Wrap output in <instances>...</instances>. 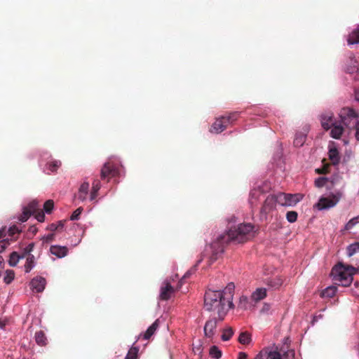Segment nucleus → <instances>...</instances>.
Returning a JSON list of instances; mask_svg holds the SVG:
<instances>
[{
    "label": "nucleus",
    "instance_id": "f257e3e1",
    "mask_svg": "<svg viewBox=\"0 0 359 359\" xmlns=\"http://www.w3.org/2000/svg\"><path fill=\"white\" fill-rule=\"evenodd\" d=\"M234 284L230 283L223 290L208 289L204 294V309L218 316L219 321L224 320L229 309L233 308Z\"/></svg>",
    "mask_w": 359,
    "mask_h": 359
},
{
    "label": "nucleus",
    "instance_id": "f03ea898",
    "mask_svg": "<svg viewBox=\"0 0 359 359\" xmlns=\"http://www.w3.org/2000/svg\"><path fill=\"white\" fill-rule=\"evenodd\" d=\"M255 226L250 223L241 224L231 228L226 234L221 235L216 241L211 244L210 262H213L217 260L218 255L224 252L225 243L231 241L237 243H245L255 237Z\"/></svg>",
    "mask_w": 359,
    "mask_h": 359
},
{
    "label": "nucleus",
    "instance_id": "7ed1b4c3",
    "mask_svg": "<svg viewBox=\"0 0 359 359\" xmlns=\"http://www.w3.org/2000/svg\"><path fill=\"white\" fill-rule=\"evenodd\" d=\"M289 343V338H285L280 347L273 345L264 348L254 359H295V351L290 347Z\"/></svg>",
    "mask_w": 359,
    "mask_h": 359
},
{
    "label": "nucleus",
    "instance_id": "20e7f679",
    "mask_svg": "<svg viewBox=\"0 0 359 359\" xmlns=\"http://www.w3.org/2000/svg\"><path fill=\"white\" fill-rule=\"evenodd\" d=\"M357 271L358 269L355 267L339 262L332 268L331 274L336 283L344 287H347L352 283L353 276Z\"/></svg>",
    "mask_w": 359,
    "mask_h": 359
},
{
    "label": "nucleus",
    "instance_id": "39448f33",
    "mask_svg": "<svg viewBox=\"0 0 359 359\" xmlns=\"http://www.w3.org/2000/svg\"><path fill=\"white\" fill-rule=\"evenodd\" d=\"M238 113L236 111L231 112L228 115L222 116L216 118L212 123L210 131L211 133H220L224 131L228 126L232 124L237 120Z\"/></svg>",
    "mask_w": 359,
    "mask_h": 359
},
{
    "label": "nucleus",
    "instance_id": "423d86ee",
    "mask_svg": "<svg viewBox=\"0 0 359 359\" xmlns=\"http://www.w3.org/2000/svg\"><path fill=\"white\" fill-rule=\"evenodd\" d=\"M303 198L301 194H286L284 192L278 193V204L281 206L293 207Z\"/></svg>",
    "mask_w": 359,
    "mask_h": 359
},
{
    "label": "nucleus",
    "instance_id": "0eeeda50",
    "mask_svg": "<svg viewBox=\"0 0 359 359\" xmlns=\"http://www.w3.org/2000/svg\"><path fill=\"white\" fill-rule=\"evenodd\" d=\"M278 203V194H269L264 199L260 209V218L262 220L266 219L267 215L275 210Z\"/></svg>",
    "mask_w": 359,
    "mask_h": 359
},
{
    "label": "nucleus",
    "instance_id": "6e6552de",
    "mask_svg": "<svg viewBox=\"0 0 359 359\" xmlns=\"http://www.w3.org/2000/svg\"><path fill=\"white\" fill-rule=\"evenodd\" d=\"M341 123L346 127H349L353 120L359 119L358 112L352 107H346L340 109L339 114Z\"/></svg>",
    "mask_w": 359,
    "mask_h": 359
},
{
    "label": "nucleus",
    "instance_id": "1a4fd4ad",
    "mask_svg": "<svg viewBox=\"0 0 359 359\" xmlns=\"http://www.w3.org/2000/svg\"><path fill=\"white\" fill-rule=\"evenodd\" d=\"M118 174V170L115 165L111 162H107L102 166L100 171V177L102 180H107L109 182V179L116 176Z\"/></svg>",
    "mask_w": 359,
    "mask_h": 359
},
{
    "label": "nucleus",
    "instance_id": "9d476101",
    "mask_svg": "<svg viewBox=\"0 0 359 359\" xmlns=\"http://www.w3.org/2000/svg\"><path fill=\"white\" fill-rule=\"evenodd\" d=\"M218 316L210 318L206 321L204 325V333L207 338L212 339L217 332V323L218 321Z\"/></svg>",
    "mask_w": 359,
    "mask_h": 359
},
{
    "label": "nucleus",
    "instance_id": "9b49d317",
    "mask_svg": "<svg viewBox=\"0 0 359 359\" xmlns=\"http://www.w3.org/2000/svg\"><path fill=\"white\" fill-rule=\"evenodd\" d=\"M37 210V202L33 201L30 202L27 206L23 208V210L20 216L19 217V220L21 222H26L28 218L35 213Z\"/></svg>",
    "mask_w": 359,
    "mask_h": 359
},
{
    "label": "nucleus",
    "instance_id": "f8f14e48",
    "mask_svg": "<svg viewBox=\"0 0 359 359\" xmlns=\"http://www.w3.org/2000/svg\"><path fill=\"white\" fill-rule=\"evenodd\" d=\"M174 292L175 289L170 283L165 282L161 287L159 298L161 300L167 301Z\"/></svg>",
    "mask_w": 359,
    "mask_h": 359
},
{
    "label": "nucleus",
    "instance_id": "ddd939ff",
    "mask_svg": "<svg viewBox=\"0 0 359 359\" xmlns=\"http://www.w3.org/2000/svg\"><path fill=\"white\" fill-rule=\"evenodd\" d=\"M338 202V200L334 196L321 198L316 205L319 210L327 209L334 207Z\"/></svg>",
    "mask_w": 359,
    "mask_h": 359
},
{
    "label": "nucleus",
    "instance_id": "4468645a",
    "mask_svg": "<svg viewBox=\"0 0 359 359\" xmlns=\"http://www.w3.org/2000/svg\"><path fill=\"white\" fill-rule=\"evenodd\" d=\"M46 279L43 277L38 276L34 278L30 283L31 288L36 292H41L46 286Z\"/></svg>",
    "mask_w": 359,
    "mask_h": 359
},
{
    "label": "nucleus",
    "instance_id": "2eb2a0df",
    "mask_svg": "<svg viewBox=\"0 0 359 359\" xmlns=\"http://www.w3.org/2000/svg\"><path fill=\"white\" fill-rule=\"evenodd\" d=\"M265 284L272 290L278 289L283 283V280L280 276H272L266 278L264 280Z\"/></svg>",
    "mask_w": 359,
    "mask_h": 359
},
{
    "label": "nucleus",
    "instance_id": "dca6fc26",
    "mask_svg": "<svg viewBox=\"0 0 359 359\" xmlns=\"http://www.w3.org/2000/svg\"><path fill=\"white\" fill-rule=\"evenodd\" d=\"M328 156L332 164L337 165L340 161L339 151L334 142H330L328 146Z\"/></svg>",
    "mask_w": 359,
    "mask_h": 359
},
{
    "label": "nucleus",
    "instance_id": "f3484780",
    "mask_svg": "<svg viewBox=\"0 0 359 359\" xmlns=\"http://www.w3.org/2000/svg\"><path fill=\"white\" fill-rule=\"evenodd\" d=\"M89 186L88 182H83L79 188L78 193L75 195V198L81 201H84L87 198L89 192Z\"/></svg>",
    "mask_w": 359,
    "mask_h": 359
},
{
    "label": "nucleus",
    "instance_id": "a211bd4d",
    "mask_svg": "<svg viewBox=\"0 0 359 359\" xmlns=\"http://www.w3.org/2000/svg\"><path fill=\"white\" fill-rule=\"evenodd\" d=\"M320 123L325 130H329L335 123L333 114L331 113L323 114L320 116Z\"/></svg>",
    "mask_w": 359,
    "mask_h": 359
},
{
    "label": "nucleus",
    "instance_id": "6ab92c4d",
    "mask_svg": "<svg viewBox=\"0 0 359 359\" xmlns=\"http://www.w3.org/2000/svg\"><path fill=\"white\" fill-rule=\"evenodd\" d=\"M68 251V248L66 246L51 245L50 248L51 254L58 258L65 257L67 255Z\"/></svg>",
    "mask_w": 359,
    "mask_h": 359
},
{
    "label": "nucleus",
    "instance_id": "aec40b11",
    "mask_svg": "<svg viewBox=\"0 0 359 359\" xmlns=\"http://www.w3.org/2000/svg\"><path fill=\"white\" fill-rule=\"evenodd\" d=\"M330 129V136L337 140L340 139L344 132V128L341 123H335Z\"/></svg>",
    "mask_w": 359,
    "mask_h": 359
},
{
    "label": "nucleus",
    "instance_id": "412c9836",
    "mask_svg": "<svg viewBox=\"0 0 359 359\" xmlns=\"http://www.w3.org/2000/svg\"><path fill=\"white\" fill-rule=\"evenodd\" d=\"M263 196L262 191L260 189H255L250 194V203L252 205H256L261 196Z\"/></svg>",
    "mask_w": 359,
    "mask_h": 359
},
{
    "label": "nucleus",
    "instance_id": "4be33fe9",
    "mask_svg": "<svg viewBox=\"0 0 359 359\" xmlns=\"http://www.w3.org/2000/svg\"><path fill=\"white\" fill-rule=\"evenodd\" d=\"M266 297V290L263 287L257 288L251 295V298L256 302L264 299Z\"/></svg>",
    "mask_w": 359,
    "mask_h": 359
},
{
    "label": "nucleus",
    "instance_id": "5701e85b",
    "mask_svg": "<svg viewBox=\"0 0 359 359\" xmlns=\"http://www.w3.org/2000/svg\"><path fill=\"white\" fill-rule=\"evenodd\" d=\"M35 341L36 343L39 346H46L48 344V339L43 331L39 330L35 333Z\"/></svg>",
    "mask_w": 359,
    "mask_h": 359
},
{
    "label": "nucleus",
    "instance_id": "b1692460",
    "mask_svg": "<svg viewBox=\"0 0 359 359\" xmlns=\"http://www.w3.org/2000/svg\"><path fill=\"white\" fill-rule=\"evenodd\" d=\"M158 327V320H155L143 334L144 339H149Z\"/></svg>",
    "mask_w": 359,
    "mask_h": 359
},
{
    "label": "nucleus",
    "instance_id": "393cba45",
    "mask_svg": "<svg viewBox=\"0 0 359 359\" xmlns=\"http://www.w3.org/2000/svg\"><path fill=\"white\" fill-rule=\"evenodd\" d=\"M347 41L350 45L359 43V27L353 30L349 34Z\"/></svg>",
    "mask_w": 359,
    "mask_h": 359
},
{
    "label": "nucleus",
    "instance_id": "a878e982",
    "mask_svg": "<svg viewBox=\"0 0 359 359\" xmlns=\"http://www.w3.org/2000/svg\"><path fill=\"white\" fill-rule=\"evenodd\" d=\"M25 255H20L17 252H13L9 257L8 264L11 266H15L20 259H24Z\"/></svg>",
    "mask_w": 359,
    "mask_h": 359
},
{
    "label": "nucleus",
    "instance_id": "bb28decb",
    "mask_svg": "<svg viewBox=\"0 0 359 359\" xmlns=\"http://www.w3.org/2000/svg\"><path fill=\"white\" fill-rule=\"evenodd\" d=\"M306 135L304 133H297L294 140V145L297 147H302L306 140Z\"/></svg>",
    "mask_w": 359,
    "mask_h": 359
},
{
    "label": "nucleus",
    "instance_id": "cd10ccee",
    "mask_svg": "<svg viewBox=\"0 0 359 359\" xmlns=\"http://www.w3.org/2000/svg\"><path fill=\"white\" fill-rule=\"evenodd\" d=\"M140 356V349L134 344L129 349L124 359H137Z\"/></svg>",
    "mask_w": 359,
    "mask_h": 359
},
{
    "label": "nucleus",
    "instance_id": "c85d7f7f",
    "mask_svg": "<svg viewBox=\"0 0 359 359\" xmlns=\"http://www.w3.org/2000/svg\"><path fill=\"white\" fill-rule=\"evenodd\" d=\"M101 184L100 182L98 180H95L93 182L92 191L90 192V201H93L96 198L97 196V193L100 189Z\"/></svg>",
    "mask_w": 359,
    "mask_h": 359
},
{
    "label": "nucleus",
    "instance_id": "c756f323",
    "mask_svg": "<svg viewBox=\"0 0 359 359\" xmlns=\"http://www.w3.org/2000/svg\"><path fill=\"white\" fill-rule=\"evenodd\" d=\"M20 233V231L19 229L15 226L13 225L11 226L8 230V235L9 236V241H15L18 238V235Z\"/></svg>",
    "mask_w": 359,
    "mask_h": 359
},
{
    "label": "nucleus",
    "instance_id": "7c9ffc66",
    "mask_svg": "<svg viewBox=\"0 0 359 359\" xmlns=\"http://www.w3.org/2000/svg\"><path fill=\"white\" fill-rule=\"evenodd\" d=\"M337 292V287L334 286H330L323 290L320 293L322 297H332Z\"/></svg>",
    "mask_w": 359,
    "mask_h": 359
},
{
    "label": "nucleus",
    "instance_id": "2f4dec72",
    "mask_svg": "<svg viewBox=\"0 0 359 359\" xmlns=\"http://www.w3.org/2000/svg\"><path fill=\"white\" fill-rule=\"evenodd\" d=\"M25 257H27V259L25 264V270L26 273H29L34 266V256L33 255H29Z\"/></svg>",
    "mask_w": 359,
    "mask_h": 359
},
{
    "label": "nucleus",
    "instance_id": "473e14b6",
    "mask_svg": "<svg viewBox=\"0 0 359 359\" xmlns=\"http://www.w3.org/2000/svg\"><path fill=\"white\" fill-rule=\"evenodd\" d=\"M238 341L240 344L246 345L251 341V336L248 332H243L240 334Z\"/></svg>",
    "mask_w": 359,
    "mask_h": 359
},
{
    "label": "nucleus",
    "instance_id": "72a5a7b5",
    "mask_svg": "<svg viewBox=\"0 0 359 359\" xmlns=\"http://www.w3.org/2000/svg\"><path fill=\"white\" fill-rule=\"evenodd\" d=\"M62 163L60 161H53L47 163V168L52 172H55L61 166Z\"/></svg>",
    "mask_w": 359,
    "mask_h": 359
},
{
    "label": "nucleus",
    "instance_id": "f704fd0d",
    "mask_svg": "<svg viewBox=\"0 0 359 359\" xmlns=\"http://www.w3.org/2000/svg\"><path fill=\"white\" fill-rule=\"evenodd\" d=\"M209 354L212 358L219 359L222 357V351L215 346L209 349Z\"/></svg>",
    "mask_w": 359,
    "mask_h": 359
},
{
    "label": "nucleus",
    "instance_id": "c9c22d12",
    "mask_svg": "<svg viewBox=\"0 0 359 359\" xmlns=\"http://www.w3.org/2000/svg\"><path fill=\"white\" fill-rule=\"evenodd\" d=\"M233 334V329L230 327H227V328L223 330V332H222L221 338L223 341H228L231 339Z\"/></svg>",
    "mask_w": 359,
    "mask_h": 359
},
{
    "label": "nucleus",
    "instance_id": "e433bc0d",
    "mask_svg": "<svg viewBox=\"0 0 359 359\" xmlns=\"http://www.w3.org/2000/svg\"><path fill=\"white\" fill-rule=\"evenodd\" d=\"M358 251H359V243L350 245L347 248L348 257H351Z\"/></svg>",
    "mask_w": 359,
    "mask_h": 359
},
{
    "label": "nucleus",
    "instance_id": "4c0bfd02",
    "mask_svg": "<svg viewBox=\"0 0 359 359\" xmlns=\"http://www.w3.org/2000/svg\"><path fill=\"white\" fill-rule=\"evenodd\" d=\"M298 214L296 211H288L286 213V219L287 220L290 222H294L297 219Z\"/></svg>",
    "mask_w": 359,
    "mask_h": 359
},
{
    "label": "nucleus",
    "instance_id": "58836bf2",
    "mask_svg": "<svg viewBox=\"0 0 359 359\" xmlns=\"http://www.w3.org/2000/svg\"><path fill=\"white\" fill-rule=\"evenodd\" d=\"M54 208V203H53V201L52 200H48L46 201L45 203H44V205H43V210L44 211L49 214L51 212V211L53 210Z\"/></svg>",
    "mask_w": 359,
    "mask_h": 359
},
{
    "label": "nucleus",
    "instance_id": "ea45409f",
    "mask_svg": "<svg viewBox=\"0 0 359 359\" xmlns=\"http://www.w3.org/2000/svg\"><path fill=\"white\" fill-rule=\"evenodd\" d=\"M35 218L40 222H43L45 219V215L43 210L39 208V205L37 204V210L34 214Z\"/></svg>",
    "mask_w": 359,
    "mask_h": 359
},
{
    "label": "nucleus",
    "instance_id": "a19ab883",
    "mask_svg": "<svg viewBox=\"0 0 359 359\" xmlns=\"http://www.w3.org/2000/svg\"><path fill=\"white\" fill-rule=\"evenodd\" d=\"M14 277H15V273H14L13 271L7 270L6 274L4 278V282L6 284H10L12 282V280L14 279Z\"/></svg>",
    "mask_w": 359,
    "mask_h": 359
},
{
    "label": "nucleus",
    "instance_id": "79ce46f5",
    "mask_svg": "<svg viewBox=\"0 0 359 359\" xmlns=\"http://www.w3.org/2000/svg\"><path fill=\"white\" fill-rule=\"evenodd\" d=\"M359 223V217H355L350 219L345 226L346 230L352 229L356 224Z\"/></svg>",
    "mask_w": 359,
    "mask_h": 359
},
{
    "label": "nucleus",
    "instance_id": "37998d69",
    "mask_svg": "<svg viewBox=\"0 0 359 359\" xmlns=\"http://www.w3.org/2000/svg\"><path fill=\"white\" fill-rule=\"evenodd\" d=\"M83 208L81 207H79L76 210L74 211V212L72 214L71 217H70V219L71 220H77L79 219V217L81 215V214L83 212Z\"/></svg>",
    "mask_w": 359,
    "mask_h": 359
},
{
    "label": "nucleus",
    "instance_id": "c03bdc74",
    "mask_svg": "<svg viewBox=\"0 0 359 359\" xmlns=\"http://www.w3.org/2000/svg\"><path fill=\"white\" fill-rule=\"evenodd\" d=\"M34 248V243H29L26 248L24 249V251L22 252V255H25V257L26 256H28L29 255H32L31 252L33 251Z\"/></svg>",
    "mask_w": 359,
    "mask_h": 359
},
{
    "label": "nucleus",
    "instance_id": "a18cd8bd",
    "mask_svg": "<svg viewBox=\"0 0 359 359\" xmlns=\"http://www.w3.org/2000/svg\"><path fill=\"white\" fill-rule=\"evenodd\" d=\"M10 244L8 238L0 241V253L3 252Z\"/></svg>",
    "mask_w": 359,
    "mask_h": 359
},
{
    "label": "nucleus",
    "instance_id": "49530a36",
    "mask_svg": "<svg viewBox=\"0 0 359 359\" xmlns=\"http://www.w3.org/2000/svg\"><path fill=\"white\" fill-rule=\"evenodd\" d=\"M328 182V179L325 177H320L316 180V186L321 187L326 184Z\"/></svg>",
    "mask_w": 359,
    "mask_h": 359
},
{
    "label": "nucleus",
    "instance_id": "de8ad7c7",
    "mask_svg": "<svg viewBox=\"0 0 359 359\" xmlns=\"http://www.w3.org/2000/svg\"><path fill=\"white\" fill-rule=\"evenodd\" d=\"M55 238V234L54 233H49L47 236H43V241L46 243H50L53 241Z\"/></svg>",
    "mask_w": 359,
    "mask_h": 359
},
{
    "label": "nucleus",
    "instance_id": "09e8293b",
    "mask_svg": "<svg viewBox=\"0 0 359 359\" xmlns=\"http://www.w3.org/2000/svg\"><path fill=\"white\" fill-rule=\"evenodd\" d=\"M354 129L355 130V139L359 141V119L355 122Z\"/></svg>",
    "mask_w": 359,
    "mask_h": 359
},
{
    "label": "nucleus",
    "instance_id": "8fccbe9b",
    "mask_svg": "<svg viewBox=\"0 0 359 359\" xmlns=\"http://www.w3.org/2000/svg\"><path fill=\"white\" fill-rule=\"evenodd\" d=\"M65 223L66 220H60L57 222V223L56 224V226L57 227V231H61L63 230Z\"/></svg>",
    "mask_w": 359,
    "mask_h": 359
},
{
    "label": "nucleus",
    "instance_id": "3c124183",
    "mask_svg": "<svg viewBox=\"0 0 359 359\" xmlns=\"http://www.w3.org/2000/svg\"><path fill=\"white\" fill-rule=\"evenodd\" d=\"M47 229L50 231H57V227L56 226V224L55 223H52L50 225H48Z\"/></svg>",
    "mask_w": 359,
    "mask_h": 359
},
{
    "label": "nucleus",
    "instance_id": "603ef678",
    "mask_svg": "<svg viewBox=\"0 0 359 359\" xmlns=\"http://www.w3.org/2000/svg\"><path fill=\"white\" fill-rule=\"evenodd\" d=\"M248 357V355L244 352H240L238 353V356L237 359H246Z\"/></svg>",
    "mask_w": 359,
    "mask_h": 359
},
{
    "label": "nucleus",
    "instance_id": "864d4df0",
    "mask_svg": "<svg viewBox=\"0 0 359 359\" xmlns=\"http://www.w3.org/2000/svg\"><path fill=\"white\" fill-rule=\"evenodd\" d=\"M6 229L5 226L0 229V239L6 236Z\"/></svg>",
    "mask_w": 359,
    "mask_h": 359
},
{
    "label": "nucleus",
    "instance_id": "5fc2aeb1",
    "mask_svg": "<svg viewBox=\"0 0 359 359\" xmlns=\"http://www.w3.org/2000/svg\"><path fill=\"white\" fill-rule=\"evenodd\" d=\"M354 94L355 100L359 102V88L355 89Z\"/></svg>",
    "mask_w": 359,
    "mask_h": 359
},
{
    "label": "nucleus",
    "instance_id": "6e6d98bb",
    "mask_svg": "<svg viewBox=\"0 0 359 359\" xmlns=\"http://www.w3.org/2000/svg\"><path fill=\"white\" fill-rule=\"evenodd\" d=\"M29 231L33 233H36L37 231V229L34 226H32L29 227Z\"/></svg>",
    "mask_w": 359,
    "mask_h": 359
},
{
    "label": "nucleus",
    "instance_id": "4d7b16f0",
    "mask_svg": "<svg viewBox=\"0 0 359 359\" xmlns=\"http://www.w3.org/2000/svg\"><path fill=\"white\" fill-rule=\"evenodd\" d=\"M248 301V299L246 297H241V299H240V305H241L243 304V302H245L246 303Z\"/></svg>",
    "mask_w": 359,
    "mask_h": 359
},
{
    "label": "nucleus",
    "instance_id": "13d9d810",
    "mask_svg": "<svg viewBox=\"0 0 359 359\" xmlns=\"http://www.w3.org/2000/svg\"><path fill=\"white\" fill-rule=\"evenodd\" d=\"M315 172L319 174H321L325 172V169H316Z\"/></svg>",
    "mask_w": 359,
    "mask_h": 359
},
{
    "label": "nucleus",
    "instance_id": "bf43d9fd",
    "mask_svg": "<svg viewBox=\"0 0 359 359\" xmlns=\"http://www.w3.org/2000/svg\"><path fill=\"white\" fill-rule=\"evenodd\" d=\"M190 274H191V273H190V272H187V273H186L184 275V276L182 277V280L183 279H185V278H189V276H190Z\"/></svg>",
    "mask_w": 359,
    "mask_h": 359
},
{
    "label": "nucleus",
    "instance_id": "052dcab7",
    "mask_svg": "<svg viewBox=\"0 0 359 359\" xmlns=\"http://www.w3.org/2000/svg\"><path fill=\"white\" fill-rule=\"evenodd\" d=\"M269 305L265 304L263 307V310H269Z\"/></svg>",
    "mask_w": 359,
    "mask_h": 359
},
{
    "label": "nucleus",
    "instance_id": "680f3d73",
    "mask_svg": "<svg viewBox=\"0 0 359 359\" xmlns=\"http://www.w3.org/2000/svg\"><path fill=\"white\" fill-rule=\"evenodd\" d=\"M311 323H313L314 322V316L311 315Z\"/></svg>",
    "mask_w": 359,
    "mask_h": 359
}]
</instances>
